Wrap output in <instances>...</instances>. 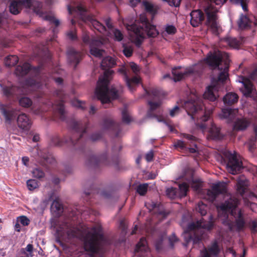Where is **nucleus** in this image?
<instances>
[{
	"label": "nucleus",
	"instance_id": "obj_1",
	"mask_svg": "<svg viewBox=\"0 0 257 257\" xmlns=\"http://www.w3.org/2000/svg\"><path fill=\"white\" fill-rule=\"evenodd\" d=\"M115 65L114 59L110 56L105 57L101 61V68L105 71L103 75L99 78L95 93L102 104L109 103L110 99H117L119 94L123 91V87L120 84L116 86H112L110 89L108 88L111 76L114 73L110 68Z\"/></svg>",
	"mask_w": 257,
	"mask_h": 257
},
{
	"label": "nucleus",
	"instance_id": "obj_2",
	"mask_svg": "<svg viewBox=\"0 0 257 257\" xmlns=\"http://www.w3.org/2000/svg\"><path fill=\"white\" fill-rule=\"evenodd\" d=\"M190 99L185 102L184 106L188 114L191 116L193 120L197 119L196 125L203 131L208 129L209 136L212 140H220L222 136L220 133V128L211 122L209 126L206 123L210 118L211 113L210 110L204 111V104L198 98Z\"/></svg>",
	"mask_w": 257,
	"mask_h": 257
},
{
	"label": "nucleus",
	"instance_id": "obj_3",
	"mask_svg": "<svg viewBox=\"0 0 257 257\" xmlns=\"http://www.w3.org/2000/svg\"><path fill=\"white\" fill-rule=\"evenodd\" d=\"M69 125L71 128V136L68 139L66 138L61 139L58 136H54L51 139L52 144L56 146H61L64 144H70L75 149L80 150L83 153H85V145L83 136L86 133L89 125L88 122L84 123L81 121L72 120Z\"/></svg>",
	"mask_w": 257,
	"mask_h": 257
},
{
	"label": "nucleus",
	"instance_id": "obj_4",
	"mask_svg": "<svg viewBox=\"0 0 257 257\" xmlns=\"http://www.w3.org/2000/svg\"><path fill=\"white\" fill-rule=\"evenodd\" d=\"M209 221H207L201 218L196 222H192L188 224L186 231L190 233L186 239V242L183 244L184 245L186 246L190 241H192L194 244H199L202 239L207 237V234L205 229L210 230L214 226L213 217L212 215L209 216Z\"/></svg>",
	"mask_w": 257,
	"mask_h": 257
},
{
	"label": "nucleus",
	"instance_id": "obj_5",
	"mask_svg": "<svg viewBox=\"0 0 257 257\" xmlns=\"http://www.w3.org/2000/svg\"><path fill=\"white\" fill-rule=\"evenodd\" d=\"M141 23H135L126 25L127 30L133 33L136 36V45L138 46L141 45L142 41L140 38H144L145 33L151 37H155L159 34L156 27L151 24L147 18L143 17L141 18Z\"/></svg>",
	"mask_w": 257,
	"mask_h": 257
},
{
	"label": "nucleus",
	"instance_id": "obj_6",
	"mask_svg": "<svg viewBox=\"0 0 257 257\" xmlns=\"http://www.w3.org/2000/svg\"><path fill=\"white\" fill-rule=\"evenodd\" d=\"M100 227H93L85 236L84 248L87 251L93 253L101 251V244L104 241V236L101 233Z\"/></svg>",
	"mask_w": 257,
	"mask_h": 257
},
{
	"label": "nucleus",
	"instance_id": "obj_7",
	"mask_svg": "<svg viewBox=\"0 0 257 257\" xmlns=\"http://www.w3.org/2000/svg\"><path fill=\"white\" fill-rule=\"evenodd\" d=\"M222 61V55L220 53H214L208 55L206 58V63L210 66L212 69L218 68L221 71L217 77V82L224 83L228 77L229 64L227 61L224 63V67L223 68L220 67V64Z\"/></svg>",
	"mask_w": 257,
	"mask_h": 257
},
{
	"label": "nucleus",
	"instance_id": "obj_8",
	"mask_svg": "<svg viewBox=\"0 0 257 257\" xmlns=\"http://www.w3.org/2000/svg\"><path fill=\"white\" fill-rule=\"evenodd\" d=\"M42 4L37 1L33 0H14L9 6V10L13 15L19 14L23 7L32 8L34 12L40 16L42 15Z\"/></svg>",
	"mask_w": 257,
	"mask_h": 257
},
{
	"label": "nucleus",
	"instance_id": "obj_9",
	"mask_svg": "<svg viewBox=\"0 0 257 257\" xmlns=\"http://www.w3.org/2000/svg\"><path fill=\"white\" fill-rule=\"evenodd\" d=\"M86 164L88 166L97 168L103 166H117L118 162L117 158L110 161L107 157V153L105 152L98 156H90L86 162Z\"/></svg>",
	"mask_w": 257,
	"mask_h": 257
},
{
	"label": "nucleus",
	"instance_id": "obj_10",
	"mask_svg": "<svg viewBox=\"0 0 257 257\" xmlns=\"http://www.w3.org/2000/svg\"><path fill=\"white\" fill-rule=\"evenodd\" d=\"M145 91L150 98L148 102L150 109L148 111L147 115L149 117H157L156 114H153V111L162 104L161 92L156 88H151L149 90H145Z\"/></svg>",
	"mask_w": 257,
	"mask_h": 257
},
{
	"label": "nucleus",
	"instance_id": "obj_11",
	"mask_svg": "<svg viewBox=\"0 0 257 257\" xmlns=\"http://www.w3.org/2000/svg\"><path fill=\"white\" fill-rule=\"evenodd\" d=\"M217 10L211 5L208 6L205 9L207 16L206 24L212 33L215 35L219 34V29L220 27L217 21Z\"/></svg>",
	"mask_w": 257,
	"mask_h": 257
},
{
	"label": "nucleus",
	"instance_id": "obj_12",
	"mask_svg": "<svg viewBox=\"0 0 257 257\" xmlns=\"http://www.w3.org/2000/svg\"><path fill=\"white\" fill-rule=\"evenodd\" d=\"M224 156L227 160L226 165L228 171L232 174L238 173L242 169V162L237 159L236 154L228 151Z\"/></svg>",
	"mask_w": 257,
	"mask_h": 257
},
{
	"label": "nucleus",
	"instance_id": "obj_13",
	"mask_svg": "<svg viewBox=\"0 0 257 257\" xmlns=\"http://www.w3.org/2000/svg\"><path fill=\"white\" fill-rule=\"evenodd\" d=\"M40 73L39 67H32L29 63L26 62L18 65L15 69V73L17 76L23 77L30 73L33 77L37 76Z\"/></svg>",
	"mask_w": 257,
	"mask_h": 257
},
{
	"label": "nucleus",
	"instance_id": "obj_14",
	"mask_svg": "<svg viewBox=\"0 0 257 257\" xmlns=\"http://www.w3.org/2000/svg\"><path fill=\"white\" fill-rule=\"evenodd\" d=\"M85 187V189L84 193L87 199L90 198V197L95 193L97 195L101 196L105 198H109L112 195V191L109 190H103L100 192L99 190L96 187V185L91 184V182L89 181L86 184Z\"/></svg>",
	"mask_w": 257,
	"mask_h": 257
},
{
	"label": "nucleus",
	"instance_id": "obj_15",
	"mask_svg": "<svg viewBox=\"0 0 257 257\" xmlns=\"http://www.w3.org/2000/svg\"><path fill=\"white\" fill-rule=\"evenodd\" d=\"M227 192L226 185L223 183H218L214 184L211 189H208L207 191L208 199L211 202H213L219 194H224Z\"/></svg>",
	"mask_w": 257,
	"mask_h": 257
},
{
	"label": "nucleus",
	"instance_id": "obj_16",
	"mask_svg": "<svg viewBox=\"0 0 257 257\" xmlns=\"http://www.w3.org/2000/svg\"><path fill=\"white\" fill-rule=\"evenodd\" d=\"M121 124L116 123L110 118H104L103 120L102 126L104 130L110 131L115 138L121 136L122 128Z\"/></svg>",
	"mask_w": 257,
	"mask_h": 257
},
{
	"label": "nucleus",
	"instance_id": "obj_17",
	"mask_svg": "<svg viewBox=\"0 0 257 257\" xmlns=\"http://www.w3.org/2000/svg\"><path fill=\"white\" fill-rule=\"evenodd\" d=\"M56 95L59 97L60 101L54 107L55 113L59 116L62 120H64L66 118L65 111L64 105V99H65V94L62 89L57 90L55 91Z\"/></svg>",
	"mask_w": 257,
	"mask_h": 257
},
{
	"label": "nucleus",
	"instance_id": "obj_18",
	"mask_svg": "<svg viewBox=\"0 0 257 257\" xmlns=\"http://www.w3.org/2000/svg\"><path fill=\"white\" fill-rule=\"evenodd\" d=\"M181 67L172 69V73L175 81H179L188 76L195 75L197 71L193 67L187 68L183 72L180 71Z\"/></svg>",
	"mask_w": 257,
	"mask_h": 257
},
{
	"label": "nucleus",
	"instance_id": "obj_19",
	"mask_svg": "<svg viewBox=\"0 0 257 257\" xmlns=\"http://www.w3.org/2000/svg\"><path fill=\"white\" fill-rule=\"evenodd\" d=\"M0 111L5 118V123L8 124H11L17 115L15 109L4 104L0 106Z\"/></svg>",
	"mask_w": 257,
	"mask_h": 257
},
{
	"label": "nucleus",
	"instance_id": "obj_20",
	"mask_svg": "<svg viewBox=\"0 0 257 257\" xmlns=\"http://www.w3.org/2000/svg\"><path fill=\"white\" fill-rule=\"evenodd\" d=\"M4 95L9 99L15 97L19 98V96L24 93V89L16 86H5L2 88Z\"/></svg>",
	"mask_w": 257,
	"mask_h": 257
},
{
	"label": "nucleus",
	"instance_id": "obj_21",
	"mask_svg": "<svg viewBox=\"0 0 257 257\" xmlns=\"http://www.w3.org/2000/svg\"><path fill=\"white\" fill-rule=\"evenodd\" d=\"M239 200L234 197H231L229 199L226 200L223 203H222L218 207V209L222 211L225 214L227 212L231 211V214L233 215V210L238 206Z\"/></svg>",
	"mask_w": 257,
	"mask_h": 257
},
{
	"label": "nucleus",
	"instance_id": "obj_22",
	"mask_svg": "<svg viewBox=\"0 0 257 257\" xmlns=\"http://www.w3.org/2000/svg\"><path fill=\"white\" fill-rule=\"evenodd\" d=\"M135 252L138 253V257H152L147 242L145 237H142L137 244Z\"/></svg>",
	"mask_w": 257,
	"mask_h": 257
},
{
	"label": "nucleus",
	"instance_id": "obj_23",
	"mask_svg": "<svg viewBox=\"0 0 257 257\" xmlns=\"http://www.w3.org/2000/svg\"><path fill=\"white\" fill-rule=\"evenodd\" d=\"M68 61L74 64V68L76 69L77 65L82 59V53L80 51H76L73 48H70L67 52Z\"/></svg>",
	"mask_w": 257,
	"mask_h": 257
},
{
	"label": "nucleus",
	"instance_id": "obj_24",
	"mask_svg": "<svg viewBox=\"0 0 257 257\" xmlns=\"http://www.w3.org/2000/svg\"><path fill=\"white\" fill-rule=\"evenodd\" d=\"M190 24L193 27H198L204 20L203 12L200 10H193L190 13Z\"/></svg>",
	"mask_w": 257,
	"mask_h": 257
},
{
	"label": "nucleus",
	"instance_id": "obj_25",
	"mask_svg": "<svg viewBox=\"0 0 257 257\" xmlns=\"http://www.w3.org/2000/svg\"><path fill=\"white\" fill-rule=\"evenodd\" d=\"M17 123L20 128L28 131L31 126L32 121L28 115L22 113L19 114L17 117Z\"/></svg>",
	"mask_w": 257,
	"mask_h": 257
},
{
	"label": "nucleus",
	"instance_id": "obj_26",
	"mask_svg": "<svg viewBox=\"0 0 257 257\" xmlns=\"http://www.w3.org/2000/svg\"><path fill=\"white\" fill-rule=\"evenodd\" d=\"M238 81L242 83L244 86L243 90H242L243 94L245 96H250L253 90V85L250 80L248 78L241 76L239 77Z\"/></svg>",
	"mask_w": 257,
	"mask_h": 257
},
{
	"label": "nucleus",
	"instance_id": "obj_27",
	"mask_svg": "<svg viewBox=\"0 0 257 257\" xmlns=\"http://www.w3.org/2000/svg\"><path fill=\"white\" fill-rule=\"evenodd\" d=\"M122 72L124 74V78L127 86L131 91L133 92L135 90L136 86L140 82V78L137 76L130 78L126 72L124 70H122Z\"/></svg>",
	"mask_w": 257,
	"mask_h": 257
},
{
	"label": "nucleus",
	"instance_id": "obj_28",
	"mask_svg": "<svg viewBox=\"0 0 257 257\" xmlns=\"http://www.w3.org/2000/svg\"><path fill=\"white\" fill-rule=\"evenodd\" d=\"M102 43L100 40H94L92 41L89 47L90 54L96 57H101L104 51L99 49L97 48L100 47Z\"/></svg>",
	"mask_w": 257,
	"mask_h": 257
},
{
	"label": "nucleus",
	"instance_id": "obj_29",
	"mask_svg": "<svg viewBox=\"0 0 257 257\" xmlns=\"http://www.w3.org/2000/svg\"><path fill=\"white\" fill-rule=\"evenodd\" d=\"M202 250H206L210 257L217 256L220 251L218 243L216 240L212 242L207 248L204 247Z\"/></svg>",
	"mask_w": 257,
	"mask_h": 257
},
{
	"label": "nucleus",
	"instance_id": "obj_30",
	"mask_svg": "<svg viewBox=\"0 0 257 257\" xmlns=\"http://www.w3.org/2000/svg\"><path fill=\"white\" fill-rule=\"evenodd\" d=\"M250 121L246 118L237 119L234 124L233 128L236 131L245 130L250 124Z\"/></svg>",
	"mask_w": 257,
	"mask_h": 257
},
{
	"label": "nucleus",
	"instance_id": "obj_31",
	"mask_svg": "<svg viewBox=\"0 0 257 257\" xmlns=\"http://www.w3.org/2000/svg\"><path fill=\"white\" fill-rule=\"evenodd\" d=\"M238 95L234 92L227 93L223 97V100L226 105L231 106L237 102Z\"/></svg>",
	"mask_w": 257,
	"mask_h": 257
},
{
	"label": "nucleus",
	"instance_id": "obj_32",
	"mask_svg": "<svg viewBox=\"0 0 257 257\" xmlns=\"http://www.w3.org/2000/svg\"><path fill=\"white\" fill-rule=\"evenodd\" d=\"M235 223L236 229L238 231L242 230L245 226V221L243 217V213L241 209L238 212L235 218Z\"/></svg>",
	"mask_w": 257,
	"mask_h": 257
},
{
	"label": "nucleus",
	"instance_id": "obj_33",
	"mask_svg": "<svg viewBox=\"0 0 257 257\" xmlns=\"http://www.w3.org/2000/svg\"><path fill=\"white\" fill-rule=\"evenodd\" d=\"M57 232L60 234H66L69 237L75 236V231L67 223H65L63 227L60 226L57 229Z\"/></svg>",
	"mask_w": 257,
	"mask_h": 257
},
{
	"label": "nucleus",
	"instance_id": "obj_34",
	"mask_svg": "<svg viewBox=\"0 0 257 257\" xmlns=\"http://www.w3.org/2000/svg\"><path fill=\"white\" fill-rule=\"evenodd\" d=\"M51 210L56 216H60L63 210L62 204L56 199L54 200L51 206Z\"/></svg>",
	"mask_w": 257,
	"mask_h": 257
},
{
	"label": "nucleus",
	"instance_id": "obj_35",
	"mask_svg": "<svg viewBox=\"0 0 257 257\" xmlns=\"http://www.w3.org/2000/svg\"><path fill=\"white\" fill-rule=\"evenodd\" d=\"M237 24L239 29H245L250 27L251 22L246 16L241 14L237 22Z\"/></svg>",
	"mask_w": 257,
	"mask_h": 257
},
{
	"label": "nucleus",
	"instance_id": "obj_36",
	"mask_svg": "<svg viewBox=\"0 0 257 257\" xmlns=\"http://www.w3.org/2000/svg\"><path fill=\"white\" fill-rule=\"evenodd\" d=\"M215 90H216V87L215 86H208L207 90L203 94L204 98L211 101H215L217 99V97L214 92Z\"/></svg>",
	"mask_w": 257,
	"mask_h": 257
},
{
	"label": "nucleus",
	"instance_id": "obj_37",
	"mask_svg": "<svg viewBox=\"0 0 257 257\" xmlns=\"http://www.w3.org/2000/svg\"><path fill=\"white\" fill-rule=\"evenodd\" d=\"M238 110L231 108H225L222 110V115L223 118H228L232 121L235 117L236 113Z\"/></svg>",
	"mask_w": 257,
	"mask_h": 257
},
{
	"label": "nucleus",
	"instance_id": "obj_38",
	"mask_svg": "<svg viewBox=\"0 0 257 257\" xmlns=\"http://www.w3.org/2000/svg\"><path fill=\"white\" fill-rule=\"evenodd\" d=\"M143 6L146 12L150 14L153 17H154L157 14L159 9L157 6H155L147 1L143 2Z\"/></svg>",
	"mask_w": 257,
	"mask_h": 257
},
{
	"label": "nucleus",
	"instance_id": "obj_39",
	"mask_svg": "<svg viewBox=\"0 0 257 257\" xmlns=\"http://www.w3.org/2000/svg\"><path fill=\"white\" fill-rule=\"evenodd\" d=\"M183 138L186 139L187 140L190 141L191 143L193 144V146L195 147V148H188L187 147L186 150H188V151L190 153H195L196 152V148L197 145L195 144V142L196 140V138L189 134H183Z\"/></svg>",
	"mask_w": 257,
	"mask_h": 257
},
{
	"label": "nucleus",
	"instance_id": "obj_40",
	"mask_svg": "<svg viewBox=\"0 0 257 257\" xmlns=\"http://www.w3.org/2000/svg\"><path fill=\"white\" fill-rule=\"evenodd\" d=\"M19 62V58L16 55H10L5 59V65L8 67H13Z\"/></svg>",
	"mask_w": 257,
	"mask_h": 257
},
{
	"label": "nucleus",
	"instance_id": "obj_41",
	"mask_svg": "<svg viewBox=\"0 0 257 257\" xmlns=\"http://www.w3.org/2000/svg\"><path fill=\"white\" fill-rule=\"evenodd\" d=\"M222 42L226 44L230 47L237 48L239 46V41L235 38L226 37L222 40Z\"/></svg>",
	"mask_w": 257,
	"mask_h": 257
},
{
	"label": "nucleus",
	"instance_id": "obj_42",
	"mask_svg": "<svg viewBox=\"0 0 257 257\" xmlns=\"http://www.w3.org/2000/svg\"><path fill=\"white\" fill-rule=\"evenodd\" d=\"M247 189V186L244 180H239L236 184V191L241 196H243L246 190Z\"/></svg>",
	"mask_w": 257,
	"mask_h": 257
},
{
	"label": "nucleus",
	"instance_id": "obj_43",
	"mask_svg": "<svg viewBox=\"0 0 257 257\" xmlns=\"http://www.w3.org/2000/svg\"><path fill=\"white\" fill-rule=\"evenodd\" d=\"M90 22L93 27L99 32L103 33L106 31L105 27L98 21L94 19H91Z\"/></svg>",
	"mask_w": 257,
	"mask_h": 257
},
{
	"label": "nucleus",
	"instance_id": "obj_44",
	"mask_svg": "<svg viewBox=\"0 0 257 257\" xmlns=\"http://www.w3.org/2000/svg\"><path fill=\"white\" fill-rule=\"evenodd\" d=\"M19 105L23 107L28 108L32 106V100L28 97H22L19 99Z\"/></svg>",
	"mask_w": 257,
	"mask_h": 257
},
{
	"label": "nucleus",
	"instance_id": "obj_45",
	"mask_svg": "<svg viewBox=\"0 0 257 257\" xmlns=\"http://www.w3.org/2000/svg\"><path fill=\"white\" fill-rule=\"evenodd\" d=\"M196 209L202 216H204L207 213V206L202 201H200L198 202Z\"/></svg>",
	"mask_w": 257,
	"mask_h": 257
},
{
	"label": "nucleus",
	"instance_id": "obj_46",
	"mask_svg": "<svg viewBox=\"0 0 257 257\" xmlns=\"http://www.w3.org/2000/svg\"><path fill=\"white\" fill-rule=\"evenodd\" d=\"M178 189L174 187H170L167 189L166 193L167 196L171 199H175L177 196Z\"/></svg>",
	"mask_w": 257,
	"mask_h": 257
},
{
	"label": "nucleus",
	"instance_id": "obj_47",
	"mask_svg": "<svg viewBox=\"0 0 257 257\" xmlns=\"http://www.w3.org/2000/svg\"><path fill=\"white\" fill-rule=\"evenodd\" d=\"M189 186L186 183H183L179 185V190L180 191V197H185L187 195V191H188Z\"/></svg>",
	"mask_w": 257,
	"mask_h": 257
},
{
	"label": "nucleus",
	"instance_id": "obj_48",
	"mask_svg": "<svg viewBox=\"0 0 257 257\" xmlns=\"http://www.w3.org/2000/svg\"><path fill=\"white\" fill-rule=\"evenodd\" d=\"M230 2L235 5H240L244 11H247L248 0H229Z\"/></svg>",
	"mask_w": 257,
	"mask_h": 257
},
{
	"label": "nucleus",
	"instance_id": "obj_49",
	"mask_svg": "<svg viewBox=\"0 0 257 257\" xmlns=\"http://www.w3.org/2000/svg\"><path fill=\"white\" fill-rule=\"evenodd\" d=\"M148 184L144 183L139 185L137 188V192L141 196L145 195L148 191Z\"/></svg>",
	"mask_w": 257,
	"mask_h": 257
},
{
	"label": "nucleus",
	"instance_id": "obj_50",
	"mask_svg": "<svg viewBox=\"0 0 257 257\" xmlns=\"http://www.w3.org/2000/svg\"><path fill=\"white\" fill-rule=\"evenodd\" d=\"M34 177L41 179L45 177V173L44 171L39 168H35L32 172Z\"/></svg>",
	"mask_w": 257,
	"mask_h": 257
},
{
	"label": "nucleus",
	"instance_id": "obj_51",
	"mask_svg": "<svg viewBox=\"0 0 257 257\" xmlns=\"http://www.w3.org/2000/svg\"><path fill=\"white\" fill-rule=\"evenodd\" d=\"M29 190L32 191L38 187V182L35 179H30L27 182Z\"/></svg>",
	"mask_w": 257,
	"mask_h": 257
},
{
	"label": "nucleus",
	"instance_id": "obj_52",
	"mask_svg": "<svg viewBox=\"0 0 257 257\" xmlns=\"http://www.w3.org/2000/svg\"><path fill=\"white\" fill-rule=\"evenodd\" d=\"M102 132H97L92 133L90 136V140L92 142H96L100 140L103 137Z\"/></svg>",
	"mask_w": 257,
	"mask_h": 257
},
{
	"label": "nucleus",
	"instance_id": "obj_53",
	"mask_svg": "<svg viewBox=\"0 0 257 257\" xmlns=\"http://www.w3.org/2000/svg\"><path fill=\"white\" fill-rule=\"evenodd\" d=\"M82 41L84 44L89 45V47L91 42L96 39H91L87 32H84L82 35Z\"/></svg>",
	"mask_w": 257,
	"mask_h": 257
},
{
	"label": "nucleus",
	"instance_id": "obj_54",
	"mask_svg": "<svg viewBox=\"0 0 257 257\" xmlns=\"http://www.w3.org/2000/svg\"><path fill=\"white\" fill-rule=\"evenodd\" d=\"M18 221L23 226H28L30 223V219L26 216H21L18 217Z\"/></svg>",
	"mask_w": 257,
	"mask_h": 257
},
{
	"label": "nucleus",
	"instance_id": "obj_55",
	"mask_svg": "<svg viewBox=\"0 0 257 257\" xmlns=\"http://www.w3.org/2000/svg\"><path fill=\"white\" fill-rule=\"evenodd\" d=\"M44 19L46 21L50 22L51 23L54 24L56 27H57L59 25L60 22L57 19H56L53 16L50 15H46L44 17Z\"/></svg>",
	"mask_w": 257,
	"mask_h": 257
},
{
	"label": "nucleus",
	"instance_id": "obj_56",
	"mask_svg": "<svg viewBox=\"0 0 257 257\" xmlns=\"http://www.w3.org/2000/svg\"><path fill=\"white\" fill-rule=\"evenodd\" d=\"M122 120L123 122L125 123H129L131 121V118L126 110L123 109L122 111Z\"/></svg>",
	"mask_w": 257,
	"mask_h": 257
},
{
	"label": "nucleus",
	"instance_id": "obj_57",
	"mask_svg": "<svg viewBox=\"0 0 257 257\" xmlns=\"http://www.w3.org/2000/svg\"><path fill=\"white\" fill-rule=\"evenodd\" d=\"M123 53L126 57H131L133 52V49L131 46H123Z\"/></svg>",
	"mask_w": 257,
	"mask_h": 257
},
{
	"label": "nucleus",
	"instance_id": "obj_58",
	"mask_svg": "<svg viewBox=\"0 0 257 257\" xmlns=\"http://www.w3.org/2000/svg\"><path fill=\"white\" fill-rule=\"evenodd\" d=\"M174 147L177 149H179L180 150H184L187 148L186 144L182 141L177 140L174 143Z\"/></svg>",
	"mask_w": 257,
	"mask_h": 257
},
{
	"label": "nucleus",
	"instance_id": "obj_59",
	"mask_svg": "<svg viewBox=\"0 0 257 257\" xmlns=\"http://www.w3.org/2000/svg\"><path fill=\"white\" fill-rule=\"evenodd\" d=\"M165 31L169 35H174L177 32V29L173 25H168L166 26Z\"/></svg>",
	"mask_w": 257,
	"mask_h": 257
},
{
	"label": "nucleus",
	"instance_id": "obj_60",
	"mask_svg": "<svg viewBox=\"0 0 257 257\" xmlns=\"http://www.w3.org/2000/svg\"><path fill=\"white\" fill-rule=\"evenodd\" d=\"M113 34L114 36V39L116 41H120L122 40L123 35L119 30L115 29L113 32Z\"/></svg>",
	"mask_w": 257,
	"mask_h": 257
},
{
	"label": "nucleus",
	"instance_id": "obj_61",
	"mask_svg": "<svg viewBox=\"0 0 257 257\" xmlns=\"http://www.w3.org/2000/svg\"><path fill=\"white\" fill-rule=\"evenodd\" d=\"M180 110V107L176 105L172 109L170 110V115L171 117H174L176 115L179 113Z\"/></svg>",
	"mask_w": 257,
	"mask_h": 257
},
{
	"label": "nucleus",
	"instance_id": "obj_62",
	"mask_svg": "<svg viewBox=\"0 0 257 257\" xmlns=\"http://www.w3.org/2000/svg\"><path fill=\"white\" fill-rule=\"evenodd\" d=\"M169 241L170 245L171 246V247L173 248L174 247V243L178 241V238L175 235V234H172V235L169 237Z\"/></svg>",
	"mask_w": 257,
	"mask_h": 257
},
{
	"label": "nucleus",
	"instance_id": "obj_63",
	"mask_svg": "<svg viewBox=\"0 0 257 257\" xmlns=\"http://www.w3.org/2000/svg\"><path fill=\"white\" fill-rule=\"evenodd\" d=\"M119 228L121 229L122 233L125 234L127 229V225L124 220H121L119 223Z\"/></svg>",
	"mask_w": 257,
	"mask_h": 257
},
{
	"label": "nucleus",
	"instance_id": "obj_64",
	"mask_svg": "<svg viewBox=\"0 0 257 257\" xmlns=\"http://www.w3.org/2000/svg\"><path fill=\"white\" fill-rule=\"evenodd\" d=\"M201 183L202 182L199 180L193 181L192 184V187L194 188L195 190H198L201 187Z\"/></svg>",
	"mask_w": 257,
	"mask_h": 257
}]
</instances>
